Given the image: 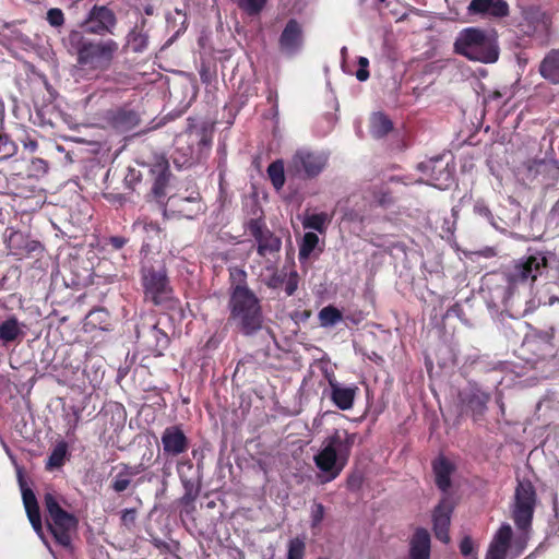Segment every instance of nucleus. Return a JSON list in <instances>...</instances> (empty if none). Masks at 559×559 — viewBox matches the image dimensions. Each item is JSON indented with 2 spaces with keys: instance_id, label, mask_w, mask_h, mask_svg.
I'll return each mask as SVG.
<instances>
[{
  "instance_id": "obj_1",
  "label": "nucleus",
  "mask_w": 559,
  "mask_h": 559,
  "mask_svg": "<svg viewBox=\"0 0 559 559\" xmlns=\"http://www.w3.org/2000/svg\"><path fill=\"white\" fill-rule=\"evenodd\" d=\"M228 307L229 321L243 335H252L261 330L263 324L260 300L246 285H236L230 294Z\"/></svg>"
},
{
  "instance_id": "obj_2",
  "label": "nucleus",
  "mask_w": 559,
  "mask_h": 559,
  "mask_svg": "<svg viewBox=\"0 0 559 559\" xmlns=\"http://www.w3.org/2000/svg\"><path fill=\"white\" fill-rule=\"evenodd\" d=\"M355 440V433L336 430L323 441V448L314 456V463L323 474L324 481L336 478L344 468Z\"/></svg>"
},
{
  "instance_id": "obj_3",
  "label": "nucleus",
  "mask_w": 559,
  "mask_h": 559,
  "mask_svg": "<svg viewBox=\"0 0 559 559\" xmlns=\"http://www.w3.org/2000/svg\"><path fill=\"white\" fill-rule=\"evenodd\" d=\"M70 45L76 49L78 63L93 70H107L117 53L119 46L112 39L86 41L79 31L70 32Z\"/></svg>"
},
{
  "instance_id": "obj_4",
  "label": "nucleus",
  "mask_w": 559,
  "mask_h": 559,
  "mask_svg": "<svg viewBox=\"0 0 559 559\" xmlns=\"http://www.w3.org/2000/svg\"><path fill=\"white\" fill-rule=\"evenodd\" d=\"M454 50L469 60L483 63L496 62L499 57L496 39L474 27L465 28L459 34Z\"/></svg>"
},
{
  "instance_id": "obj_5",
  "label": "nucleus",
  "mask_w": 559,
  "mask_h": 559,
  "mask_svg": "<svg viewBox=\"0 0 559 559\" xmlns=\"http://www.w3.org/2000/svg\"><path fill=\"white\" fill-rule=\"evenodd\" d=\"M548 266V259L544 252L520 258L503 270V276L508 283V289L513 290L519 285L535 283L537 277L542 274V269Z\"/></svg>"
},
{
  "instance_id": "obj_6",
  "label": "nucleus",
  "mask_w": 559,
  "mask_h": 559,
  "mask_svg": "<svg viewBox=\"0 0 559 559\" xmlns=\"http://www.w3.org/2000/svg\"><path fill=\"white\" fill-rule=\"evenodd\" d=\"M45 510L48 525L56 542L64 547L71 544V532L78 526L76 518L62 509L56 497L47 491L45 495Z\"/></svg>"
},
{
  "instance_id": "obj_7",
  "label": "nucleus",
  "mask_w": 559,
  "mask_h": 559,
  "mask_svg": "<svg viewBox=\"0 0 559 559\" xmlns=\"http://www.w3.org/2000/svg\"><path fill=\"white\" fill-rule=\"evenodd\" d=\"M537 503L536 491H515L511 504V519L518 531L524 535L514 540V545L521 551L525 547V536L532 530V522Z\"/></svg>"
},
{
  "instance_id": "obj_8",
  "label": "nucleus",
  "mask_w": 559,
  "mask_h": 559,
  "mask_svg": "<svg viewBox=\"0 0 559 559\" xmlns=\"http://www.w3.org/2000/svg\"><path fill=\"white\" fill-rule=\"evenodd\" d=\"M145 298L156 306H168L174 300L173 288L164 267L146 269L143 272Z\"/></svg>"
},
{
  "instance_id": "obj_9",
  "label": "nucleus",
  "mask_w": 559,
  "mask_h": 559,
  "mask_svg": "<svg viewBox=\"0 0 559 559\" xmlns=\"http://www.w3.org/2000/svg\"><path fill=\"white\" fill-rule=\"evenodd\" d=\"M247 228L257 243L258 254L266 261L275 262L282 249V238L257 218L248 222Z\"/></svg>"
},
{
  "instance_id": "obj_10",
  "label": "nucleus",
  "mask_w": 559,
  "mask_h": 559,
  "mask_svg": "<svg viewBox=\"0 0 559 559\" xmlns=\"http://www.w3.org/2000/svg\"><path fill=\"white\" fill-rule=\"evenodd\" d=\"M204 211L200 193L173 195L167 200L165 213L178 218L193 219Z\"/></svg>"
},
{
  "instance_id": "obj_11",
  "label": "nucleus",
  "mask_w": 559,
  "mask_h": 559,
  "mask_svg": "<svg viewBox=\"0 0 559 559\" xmlns=\"http://www.w3.org/2000/svg\"><path fill=\"white\" fill-rule=\"evenodd\" d=\"M152 180V193L160 201L166 195V188L170 180L169 163L164 155H154L148 163L142 164Z\"/></svg>"
},
{
  "instance_id": "obj_12",
  "label": "nucleus",
  "mask_w": 559,
  "mask_h": 559,
  "mask_svg": "<svg viewBox=\"0 0 559 559\" xmlns=\"http://www.w3.org/2000/svg\"><path fill=\"white\" fill-rule=\"evenodd\" d=\"M115 25V13L105 5H94L83 23L87 33L96 35L111 33Z\"/></svg>"
},
{
  "instance_id": "obj_13",
  "label": "nucleus",
  "mask_w": 559,
  "mask_h": 559,
  "mask_svg": "<svg viewBox=\"0 0 559 559\" xmlns=\"http://www.w3.org/2000/svg\"><path fill=\"white\" fill-rule=\"evenodd\" d=\"M160 442L166 456H179L189 449V439L179 425L166 427L162 432Z\"/></svg>"
},
{
  "instance_id": "obj_14",
  "label": "nucleus",
  "mask_w": 559,
  "mask_h": 559,
  "mask_svg": "<svg viewBox=\"0 0 559 559\" xmlns=\"http://www.w3.org/2000/svg\"><path fill=\"white\" fill-rule=\"evenodd\" d=\"M106 123L118 132H128L140 124V116L135 110L119 107L104 114Z\"/></svg>"
},
{
  "instance_id": "obj_15",
  "label": "nucleus",
  "mask_w": 559,
  "mask_h": 559,
  "mask_svg": "<svg viewBox=\"0 0 559 559\" xmlns=\"http://www.w3.org/2000/svg\"><path fill=\"white\" fill-rule=\"evenodd\" d=\"M419 170L427 175L429 185L444 189L449 187L452 176L448 165L442 163L441 158H431L418 165Z\"/></svg>"
},
{
  "instance_id": "obj_16",
  "label": "nucleus",
  "mask_w": 559,
  "mask_h": 559,
  "mask_svg": "<svg viewBox=\"0 0 559 559\" xmlns=\"http://www.w3.org/2000/svg\"><path fill=\"white\" fill-rule=\"evenodd\" d=\"M453 506L447 499H442L435 508L432 514L433 532L438 540L448 544L450 542L449 527Z\"/></svg>"
},
{
  "instance_id": "obj_17",
  "label": "nucleus",
  "mask_w": 559,
  "mask_h": 559,
  "mask_svg": "<svg viewBox=\"0 0 559 559\" xmlns=\"http://www.w3.org/2000/svg\"><path fill=\"white\" fill-rule=\"evenodd\" d=\"M280 48L287 55L296 53L302 46V28L297 20L292 19L284 27L280 39Z\"/></svg>"
},
{
  "instance_id": "obj_18",
  "label": "nucleus",
  "mask_w": 559,
  "mask_h": 559,
  "mask_svg": "<svg viewBox=\"0 0 559 559\" xmlns=\"http://www.w3.org/2000/svg\"><path fill=\"white\" fill-rule=\"evenodd\" d=\"M325 163L326 159L323 156L308 151H298L292 159L295 169L297 171H304L308 177L319 175L324 168Z\"/></svg>"
},
{
  "instance_id": "obj_19",
  "label": "nucleus",
  "mask_w": 559,
  "mask_h": 559,
  "mask_svg": "<svg viewBox=\"0 0 559 559\" xmlns=\"http://www.w3.org/2000/svg\"><path fill=\"white\" fill-rule=\"evenodd\" d=\"M513 531L510 524L503 523L489 544L485 559H506L511 546Z\"/></svg>"
},
{
  "instance_id": "obj_20",
  "label": "nucleus",
  "mask_w": 559,
  "mask_h": 559,
  "mask_svg": "<svg viewBox=\"0 0 559 559\" xmlns=\"http://www.w3.org/2000/svg\"><path fill=\"white\" fill-rule=\"evenodd\" d=\"M467 10L469 14L491 17H504L509 14V5L504 0H472Z\"/></svg>"
},
{
  "instance_id": "obj_21",
  "label": "nucleus",
  "mask_w": 559,
  "mask_h": 559,
  "mask_svg": "<svg viewBox=\"0 0 559 559\" xmlns=\"http://www.w3.org/2000/svg\"><path fill=\"white\" fill-rule=\"evenodd\" d=\"M409 558H430V534L426 528L419 527L415 531L411 539Z\"/></svg>"
},
{
  "instance_id": "obj_22",
  "label": "nucleus",
  "mask_w": 559,
  "mask_h": 559,
  "mask_svg": "<svg viewBox=\"0 0 559 559\" xmlns=\"http://www.w3.org/2000/svg\"><path fill=\"white\" fill-rule=\"evenodd\" d=\"M331 399L333 403L343 411L353 407L357 388L356 386H342L336 382L330 381Z\"/></svg>"
},
{
  "instance_id": "obj_23",
  "label": "nucleus",
  "mask_w": 559,
  "mask_h": 559,
  "mask_svg": "<svg viewBox=\"0 0 559 559\" xmlns=\"http://www.w3.org/2000/svg\"><path fill=\"white\" fill-rule=\"evenodd\" d=\"M23 503L27 513V518L37 533H41L43 524L40 510L35 496V491H22Z\"/></svg>"
},
{
  "instance_id": "obj_24",
  "label": "nucleus",
  "mask_w": 559,
  "mask_h": 559,
  "mask_svg": "<svg viewBox=\"0 0 559 559\" xmlns=\"http://www.w3.org/2000/svg\"><path fill=\"white\" fill-rule=\"evenodd\" d=\"M489 399L490 397L487 393L479 390H473L462 397V402L474 416H479L486 411Z\"/></svg>"
},
{
  "instance_id": "obj_25",
  "label": "nucleus",
  "mask_w": 559,
  "mask_h": 559,
  "mask_svg": "<svg viewBox=\"0 0 559 559\" xmlns=\"http://www.w3.org/2000/svg\"><path fill=\"white\" fill-rule=\"evenodd\" d=\"M114 471V489H127L130 485H138V483L133 481V478L141 473L139 467L121 465L116 467Z\"/></svg>"
},
{
  "instance_id": "obj_26",
  "label": "nucleus",
  "mask_w": 559,
  "mask_h": 559,
  "mask_svg": "<svg viewBox=\"0 0 559 559\" xmlns=\"http://www.w3.org/2000/svg\"><path fill=\"white\" fill-rule=\"evenodd\" d=\"M146 343L156 356H160L163 350L169 345V337L157 324H153L147 332Z\"/></svg>"
},
{
  "instance_id": "obj_27",
  "label": "nucleus",
  "mask_w": 559,
  "mask_h": 559,
  "mask_svg": "<svg viewBox=\"0 0 559 559\" xmlns=\"http://www.w3.org/2000/svg\"><path fill=\"white\" fill-rule=\"evenodd\" d=\"M453 469V464L443 456H440L435 461L433 472L436 476V484L439 489H448L450 487V476Z\"/></svg>"
},
{
  "instance_id": "obj_28",
  "label": "nucleus",
  "mask_w": 559,
  "mask_h": 559,
  "mask_svg": "<svg viewBox=\"0 0 559 559\" xmlns=\"http://www.w3.org/2000/svg\"><path fill=\"white\" fill-rule=\"evenodd\" d=\"M540 74L551 83H559V50L551 51L543 60L539 68Z\"/></svg>"
},
{
  "instance_id": "obj_29",
  "label": "nucleus",
  "mask_w": 559,
  "mask_h": 559,
  "mask_svg": "<svg viewBox=\"0 0 559 559\" xmlns=\"http://www.w3.org/2000/svg\"><path fill=\"white\" fill-rule=\"evenodd\" d=\"M68 456V444L64 441H60L56 444V447L52 449L51 453L49 454L47 461H46V469L47 471H55L60 468Z\"/></svg>"
},
{
  "instance_id": "obj_30",
  "label": "nucleus",
  "mask_w": 559,
  "mask_h": 559,
  "mask_svg": "<svg viewBox=\"0 0 559 559\" xmlns=\"http://www.w3.org/2000/svg\"><path fill=\"white\" fill-rule=\"evenodd\" d=\"M393 128L392 121L382 112L373 114L371 118V133L376 138L386 135Z\"/></svg>"
},
{
  "instance_id": "obj_31",
  "label": "nucleus",
  "mask_w": 559,
  "mask_h": 559,
  "mask_svg": "<svg viewBox=\"0 0 559 559\" xmlns=\"http://www.w3.org/2000/svg\"><path fill=\"white\" fill-rule=\"evenodd\" d=\"M20 333L19 322L14 317L0 324V338L4 342L14 341Z\"/></svg>"
},
{
  "instance_id": "obj_32",
  "label": "nucleus",
  "mask_w": 559,
  "mask_h": 559,
  "mask_svg": "<svg viewBox=\"0 0 559 559\" xmlns=\"http://www.w3.org/2000/svg\"><path fill=\"white\" fill-rule=\"evenodd\" d=\"M267 175L272 181V185L276 190L283 188L285 183L284 164L282 160H275L267 167Z\"/></svg>"
},
{
  "instance_id": "obj_33",
  "label": "nucleus",
  "mask_w": 559,
  "mask_h": 559,
  "mask_svg": "<svg viewBox=\"0 0 559 559\" xmlns=\"http://www.w3.org/2000/svg\"><path fill=\"white\" fill-rule=\"evenodd\" d=\"M318 242H319V237L314 233H311V231L306 233L304 235L302 241L299 246V253H298L299 260L304 261V260L309 259L310 254L317 247Z\"/></svg>"
},
{
  "instance_id": "obj_34",
  "label": "nucleus",
  "mask_w": 559,
  "mask_h": 559,
  "mask_svg": "<svg viewBox=\"0 0 559 559\" xmlns=\"http://www.w3.org/2000/svg\"><path fill=\"white\" fill-rule=\"evenodd\" d=\"M342 319V312L333 306H326L319 312V320L322 326L335 325Z\"/></svg>"
},
{
  "instance_id": "obj_35",
  "label": "nucleus",
  "mask_w": 559,
  "mask_h": 559,
  "mask_svg": "<svg viewBox=\"0 0 559 559\" xmlns=\"http://www.w3.org/2000/svg\"><path fill=\"white\" fill-rule=\"evenodd\" d=\"M306 556V538L294 537L287 545V559H304Z\"/></svg>"
},
{
  "instance_id": "obj_36",
  "label": "nucleus",
  "mask_w": 559,
  "mask_h": 559,
  "mask_svg": "<svg viewBox=\"0 0 559 559\" xmlns=\"http://www.w3.org/2000/svg\"><path fill=\"white\" fill-rule=\"evenodd\" d=\"M328 221L329 216L326 213L311 214L304 218L302 226L304 228L314 229L319 233H323Z\"/></svg>"
},
{
  "instance_id": "obj_37",
  "label": "nucleus",
  "mask_w": 559,
  "mask_h": 559,
  "mask_svg": "<svg viewBox=\"0 0 559 559\" xmlns=\"http://www.w3.org/2000/svg\"><path fill=\"white\" fill-rule=\"evenodd\" d=\"M324 514H325L324 506L322 503L314 502L311 507V514H310L311 530L318 531V532L321 530V523L324 519Z\"/></svg>"
},
{
  "instance_id": "obj_38",
  "label": "nucleus",
  "mask_w": 559,
  "mask_h": 559,
  "mask_svg": "<svg viewBox=\"0 0 559 559\" xmlns=\"http://www.w3.org/2000/svg\"><path fill=\"white\" fill-rule=\"evenodd\" d=\"M265 3L266 0H238L239 8L250 15L258 14Z\"/></svg>"
},
{
  "instance_id": "obj_39",
  "label": "nucleus",
  "mask_w": 559,
  "mask_h": 559,
  "mask_svg": "<svg viewBox=\"0 0 559 559\" xmlns=\"http://www.w3.org/2000/svg\"><path fill=\"white\" fill-rule=\"evenodd\" d=\"M189 138H195V140H198L200 154L202 153L203 148H209L212 143V135L205 129L190 131Z\"/></svg>"
},
{
  "instance_id": "obj_40",
  "label": "nucleus",
  "mask_w": 559,
  "mask_h": 559,
  "mask_svg": "<svg viewBox=\"0 0 559 559\" xmlns=\"http://www.w3.org/2000/svg\"><path fill=\"white\" fill-rule=\"evenodd\" d=\"M347 485L349 489H360L364 486H369L366 483L365 474L362 471H354L347 478Z\"/></svg>"
},
{
  "instance_id": "obj_41",
  "label": "nucleus",
  "mask_w": 559,
  "mask_h": 559,
  "mask_svg": "<svg viewBox=\"0 0 559 559\" xmlns=\"http://www.w3.org/2000/svg\"><path fill=\"white\" fill-rule=\"evenodd\" d=\"M47 21L49 22V24L51 26H55V27L62 26L63 23H64L63 12L60 9H58V8H53V9L48 10V12H47Z\"/></svg>"
},
{
  "instance_id": "obj_42",
  "label": "nucleus",
  "mask_w": 559,
  "mask_h": 559,
  "mask_svg": "<svg viewBox=\"0 0 559 559\" xmlns=\"http://www.w3.org/2000/svg\"><path fill=\"white\" fill-rule=\"evenodd\" d=\"M136 520V510L134 508L126 509L122 511L121 514V523L128 527L131 528L134 526Z\"/></svg>"
},
{
  "instance_id": "obj_43",
  "label": "nucleus",
  "mask_w": 559,
  "mask_h": 559,
  "mask_svg": "<svg viewBox=\"0 0 559 559\" xmlns=\"http://www.w3.org/2000/svg\"><path fill=\"white\" fill-rule=\"evenodd\" d=\"M460 551L464 557L472 556L474 552V543L469 536H465L460 543Z\"/></svg>"
},
{
  "instance_id": "obj_44",
  "label": "nucleus",
  "mask_w": 559,
  "mask_h": 559,
  "mask_svg": "<svg viewBox=\"0 0 559 559\" xmlns=\"http://www.w3.org/2000/svg\"><path fill=\"white\" fill-rule=\"evenodd\" d=\"M131 43L135 51H142L147 46V36L144 34H135Z\"/></svg>"
},
{
  "instance_id": "obj_45",
  "label": "nucleus",
  "mask_w": 559,
  "mask_h": 559,
  "mask_svg": "<svg viewBox=\"0 0 559 559\" xmlns=\"http://www.w3.org/2000/svg\"><path fill=\"white\" fill-rule=\"evenodd\" d=\"M72 411H73L74 419L72 420V423H69L70 424V428H69L68 433L70 431H72V432L75 431V429H76V427L79 425V421L81 419V411L79 408H76V407H73Z\"/></svg>"
},
{
  "instance_id": "obj_46",
  "label": "nucleus",
  "mask_w": 559,
  "mask_h": 559,
  "mask_svg": "<svg viewBox=\"0 0 559 559\" xmlns=\"http://www.w3.org/2000/svg\"><path fill=\"white\" fill-rule=\"evenodd\" d=\"M140 176H141L140 173L136 174V171L134 169H130L124 179L126 183L128 186L134 185L136 181H139Z\"/></svg>"
},
{
  "instance_id": "obj_47",
  "label": "nucleus",
  "mask_w": 559,
  "mask_h": 559,
  "mask_svg": "<svg viewBox=\"0 0 559 559\" xmlns=\"http://www.w3.org/2000/svg\"><path fill=\"white\" fill-rule=\"evenodd\" d=\"M111 246L115 248V249H120L124 246L126 243V239L123 237H119V236H116V237H111L109 239Z\"/></svg>"
},
{
  "instance_id": "obj_48",
  "label": "nucleus",
  "mask_w": 559,
  "mask_h": 559,
  "mask_svg": "<svg viewBox=\"0 0 559 559\" xmlns=\"http://www.w3.org/2000/svg\"><path fill=\"white\" fill-rule=\"evenodd\" d=\"M356 78L360 82L367 81L369 78V71L367 70V68H359L356 72Z\"/></svg>"
},
{
  "instance_id": "obj_49",
  "label": "nucleus",
  "mask_w": 559,
  "mask_h": 559,
  "mask_svg": "<svg viewBox=\"0 0 559 559\" xmlns=\"http://www.w3.org/2000/svg\"><path fill=\"white\" fill-rule=\"evenodd\" d=\"M134 227H136V228L142 227L145 230H148V228H150L152 230L159 231L158 226L156 224H153V223L146 224L144 222H136L134 224Z\"/></svg>"
},
{
  "instance_id": "obj_50",
  "label": "nucleus",
  "mask_w": 559,
  "mask_h": 559,
  "mask_svg": "<svg viewBox=\"0 0 559 559\" xmlns=\"http://www.w3.org/2000/svg\"><path fill=\"white\" fill-rule=\"evenodd\" d=\"M297 289V283L296 281L289 280L286 284L285 292L288 296H292L295 290Z\"/></svg>"
},
{
  "instance_id": "obj_51",
  "label": "nucleus",
  "mask_w": 559,
  "mask_h": 559,
  "mask_svg": "<svg viewBox=\"0 0 559 559\" xmlns=\"http://www.w3.org/2000/svg\"><path fill=\"white\" fill-rule=\"evenodd\" d=\"M549 219H555L557 216H559V199L555 202L552 207L549 211Z\"/></svg>"
},
{
  "instance_id": "obj_52",
  "label": "nucleus",
  "mask_w": 559,
  "mask_h": 559,
  "mask_svg": "<svg viewBox=\"0 0 559 559\" xmlns=\"http://www.w3.org/2000/svg\"><path fill=\"white\" fill-rule=\"evenodd\" d=\"M181 478H182V484H183L185 489H187V490L194 489V487L197 486V483H195V481H192V480H186V479L183 478V475H182V474H181Z\"/></svg>"
},
{
  "instance_id": "obj_53",
  "label": "nucleus",
  "mask_w": 559,
  "mask_h": 559,
  "mask_svg": "<svg viewBox=\"0 0 559 559\" xmlns=\"http://www.w3.org/2000/svg\"><path fill=\"white\" fill-rule=\"evenodd\" d=\"M369 61L366 57H359L358 66L359 68H368Z\"/></svg>"
},
{
  "instance_id": "obj_54",
  "label": "nucleus",
  "mask_w": 559,
  "mask_h": 559,
  "mask_svg": "<svg viewBox=\"0 0 559 559\" xmlns=\"http://www.w3.org/2000/svg\"><path fill=\"white\" fill-rule=\"evenodd\" d=\"M144 12H145V14H146V15H152V14L154 13V8H153V5H150V4H148V5H146V7L144 8Z\"/></svg>"
},
{
  "instance_id": "obj_55",
  "label": "nucleus",
  "mask_w": 559,
  "mask_h": 559,
  "mask_svg": "<svg viewBox=\"0 0 559 559\" xmlns=\"http://www.w3.org/2000/svg\"><path fill=\"white\" fill-rule=\"evenodd\" d=\"M189 472H193L192 466H188Z\"/></svg>"
},
{
  "instance_id": "obj_56",
  "label": "nucleus",
  "mask_w": 559,
  "mask_h": 559,
  "mask_svg": "<svg viewBox=\"0 0 559 559\" xmlns=\"http://www.w3.org/2000/svg\"><path fill=\"white\" fill-rule=\"evenodd\" d=\"M191 492H192L191 490H188V491H187V493H188L189 498L191 497Z\"/></svg>"
},
{
  "instance_id": "obj_57",
  "label": "nucleus",
  "mask_w": 559,
  "mask_h": 559,
  "mask_svg": "<svg viewBox=\"0 0 559 559\" xmlns=\"http://www.w3.org/2000/svg\"><path fill=\"white\" fill-rule=\"evenodd\" d=\"M194 492H195V497H197V496H198V493H199V490H195ZM192 498H194V496H193Z\"/></svg>"
},
{
  "instance_id": "obj_58",
  "label": "nucleus",
  "mask_w": 559,
  "mask_h": 559,
  "mask_svg": "<svg viewBox=\"0 0 559 559\" xmlns=\"http://www.w3.org/2000/svg\"><path fill=\"white\" fill-rule=\"evenodd\" d=\"M0 142H3V138L0 135Z\"/></svg>"
},
{
  "instance_id": "obj_59",
  "label": "nucleus",
  "mask_w": 559,
  "mask_h": 559,
  "mask_svg": "<svg viewBox=\"0 0 559 559\" xmlns=\"http://www.w3.org/2000/svg\"><path fill=\"white\" fill-rule=\"evenodd\" d=\"M380 2H384L385 0H379Z\"/></svg>"
}]
</instances>
